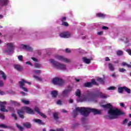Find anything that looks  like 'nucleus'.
<instances>
[{"mask_svg": "<svg viewBox=\"0 0 131 131\" xmlns=\"http://www.w3.org/2000/svg\"><path fill=\"white\" fill-rule=\"evenodd\" d=\"M0 118L1 119H5V116L2 113H0Z\"/></svg>", "mask_w": 131, "mask_h": 131, "instance_id": "nucleus-51", "label": "nucleus"}, {"mask_svg": "<svg viewBox=\"0 0 131 131\" xmlns=\"http://www.w3.org/2000/svg\"><path fill=\"white\" fill-rule=\"evenodd\" d=\"M128 120L127 119H125L123 121L122 124H125V123H127Z\"/></svg>", "mask_w": 131, "mask_h": 131, "instance_id": "nucleus-47", "label": "nucleus"}, {"mask_svg": "<svg viewBox=\"0 0 131 131\" xmlns=\"http://www.w3.org/2000/svg\"><path fill=\"white\" fill-rule=\"evenodd\" d=\"M0 127H2V128H8L9 127L6 126L5 124H0Z\"/></svg>", "mask_w": 131, "mask_h": 131, "instance_id": "nucleus-43", "label": "nucleus"}, {"mask_svg": "<svg viewBox=\"0 0 131 131\" xmlns=\"http://www.w3.org/2000/svg\"><path fill=\"white\" fill-rule=\"evenodd\" d=\"M81 93L80 90H77L76 92V96H77V97H80Z\"/></svg>", "mask_w": 131, "mask_h": 131, "instance_id": "nucleus-37", "label": "nucleus"}, {"mask_svg": "<svg viewBox=\"0 0 131 131\" xmlns=\"http://www.w3.org/2000/svg\"><path fill=\"white\" fill-rule=\"evenodd\" d=\"M7 49L4 50V53L8 54V55H11V54H13L14 53V44L12 42L8 43L7 44Z\"/></svg>", "mask_w": 131, "mask_h": 131, "instance_id": "nucleus-4", "label": "nucleus"}, {"mask_svg": "<svg viewBox=\"0 0 131 131\" xmlns=\"http://www.w3.org/2000/svg\"><path fill=\"white\" fill-rule=\"evenodd\" d=\"M98 35H102L103 34V32L100 31L97 33Z\"/></svg>", "mask_w": 131, "mask_h": 131, "instance_id": "nucleus-62", "label": "nucleus"}, {"mask_svg": "<svg viewBox=\"0 0 131 131\" xmlns=\"http://www.w3.org/2000/svg\"><path fill=\"white\" fill-rule=\"evenodd\" d=\"M102 107L105 109H109L108 113L110 115H111V116H107L108 117L109 119H117L119 116H123L125 115V113H124V112H123L118 108H116L115 110L113 109V108L112 107V105H111V103L102 105Z\"/></svg>", "mask_w": 131, "mask_h": 131, "instance_id": "nucleus-1", "label": "nucleus"}, {"mask_svg": "<svg viewBox=\"0 0 131 131\" xmlns=\"http://www.w3.org/2000/svg\"><path fill=\"white\" fill-rule=\"evenodd\" d=\"M41 72L39 70L33 71V73H35L36 74H40Z\"/></svg>", "mask_w": 131, "mask_h": 131, "instance_id": "nucleus-41", "label": "nucleus"}, {"mask_svg": "<svg viewBox=\"0 0 131 131\" xmlns=\"http://www.w3.org/2000/svg\"><path fill=\"white\" fill-rule=\"evenodd\" d=\"M56 131H64V129L63 128H58L56 129Z\"/></svg>", "mask_w": 131, "mask_h": 131, "instance_id": "nucleus-64", "label": "nucleus"}, {"mask_svg": "<svg viewBox=\"0 0 131 131\" xmlns=\"http://www.w3.org/2000/svg\"><path fill=\"white\" fill-rule=\"evenodd\" d=\"M19 84H20V88L23 90L24 92H28V89L27 88L24 87V83L22 81H19Z\"/></svg>", "mask_w": 131, "mask_h": 131, "instance_id": "nucleus-17", "label": "nucleus"}, {"mask_svg": "<svg viewBox=\"0 0 131 131\" xmlns=\"http://www.w3.org/2000/svg\"><path fill=\"white\" fill-rule=\"evenodd\" d=\"M32 60H33V61H34V62H37V59L34 58V57H32L31 58Z\"/></svg>", "mask_w": 131, "mask_h": 131, "instance_id": "nucleus-59", "label": "nucleus"}, {"mask_svg": "<svg viewBox=\"0 0 131 131\" xmlns=\"http://www.w3.org/2000/svg\"><path fill=\"white\" fill-rule=\"evenodd\" d=\"M124 90H125V92H126L127 94H130V89L127 88V87L124 86Z\"/></svg>", "mask_w": 131, "mask_h": 131, "instance_id": "nucleus-31", "label": "nucleus"}, {"mask_svg": "<svg viewBox=\"0 0 131 131\" xmlns=\"http://www.w3.org/2000/svg\"><path fill=\"white\" fill-rule=\"evenodd\" d=\"M122 65L123 66H127V67H128V68L129 67V64H127V63H126V62H123L122 63Z\"/></svg>", "mask_w": 131, "mask_h": 131, "instance_id": "nucleus-45", "label": "nucleus"}, {"mask_svg": "<svg viewBox=\"0 0 131 131\" xmlns=\"http://www.w3.org/2000/svg\"><path fill=\"white\" fill-rule=\"evenodd\" d=\"M76 112L74 111L73 118H75L77 116V112H80L82 115L86 117L92 112L94 114H101V111H99L96 108H92L90 107H77L75 108Z\"/></svg>", "mask_w": 131, "mask_h": 131, "instance_id": "nucleus-2", "label": "nucleus"}, {"mask_svg": "<svg viewBox=\"0 0 131 131\" xmlns=\"http://www.w3.org/2000/svg\"><path fill=\"white\" fill-rule=\"evenodd\" d=\"M108 90H109L110 91L115 90V87L110 86V88H108Z\"/></svg>", "mask_w": 131, "mask_h": 131, "instance_id": "nucleus-53", "label": "nucleus"}, {"mask_svg": "<svg viewBox=\"0 0 131 131\" xmlns=\"http://www.w3.org/2000/svg\"><path fill=\"white\" fill-rule=\"evenodd\" d=\"M14 67L17 71H23V67L19 64H14Z\"/></svg>", "mask_w": 131, "mask_h": 131, "instance_id": "nucleus-15", "label": "nucleus"}, {"mask_svg": "<svg viewBox=\"0 0 131 131\" xmlns=\"http://www.w3.org/2000/svg\"><path fill=\"white\" fill-rule=\"evenodd\" d=\"M21 102L24 104H25V105H28V104H29V101L26 100H25L24 99H21Z\"/></svg>", "mask_w": 131, "mask_h": 131, "instance_id": "nucleus-32", "label": "nucleus"}, {"mask_svg": "<svg viewBox=\"0 0 131 131\" xmlns=\"http://www.w3.org/2000/svg\"><path fill=\"white\" fill-rule=\"evenodd\" d=\"M11 103H12V104H13V105H14V106H20V103L13 101V100H11L10 101Z\"/></svg>", "mask_w": 131, "mask_h": 131, "instance_id": "nucleus-29", "label": "nucleus"}, {"mask_svg": "<svg viewBox=\"0 0 131 131\" xmlns=\"http://www.w3.org/2000/svg\"><path fill=\"white\" fill-rule=\"evenodd\" d=\"M8 0H0V7L3 6H8Z\"/></svg>", "mask_w": 131, "mask_h": 131, "instance_id": "nucleus-19", "label": "nucleus"}, {"mask_svg": "<svg viewBox=\"0 0 131 131\" xmlns=\"http://www.w3.org/2000/svg\"><path fill=\"white\" fill-rule=\"evenodd\" d=\"M94 84L95 85H98V83L94 80V79H92L91 80V82H87L83 84L84 88H92Z\"/></svg>", "mask_w": 131, "mask_h": 131, "instance_id": "nucleus-6", "label": "nucleus"}, {"mask_svg": "<svg viewBox=\"0 0 131 131\" xmlns=\"http://www.w3.org/2000/svg\"><path fill=\"white\" fill-rule=\"evenodd\" d=\"M0 95H1V96H3V95H5V92L0 90Z\"/></svg>", "mask_w": 131, "mask_h": 131, "instance_id": "nucleus-61", "label": "nucleus"}, {"mask_svg": "<svg viewBox=\"0 0 131 131\" xmlns=\"http://www.w3.org/2000/svg\"><path fill=\"white\" fill-rule=\"evenodd\" d=\"M50 63H52L54 67L57 69H60L61 70H66V66L64 64L60 63L58 61H55L54 59L49 60Z\"/></svg>", "mask_w": 131, "mask_h": 131, "instance_id": "nucleus-3", "label": "nucleus"}, {"mask_svg": "<svg viewBox=\"0 0 131 131\" xmlns=\"http://www.w3.org/2000/svg\"><path fill=\"white\" fill-rule=\"evenodd\" d=\"M105 60L106 62H108V61H110V58H109L108 57H105Z\"/></svg>", "mask_w": 131, "mask_h": 131, "instance_id": "nucleus-63", "label": "nucleus"}, {"mask_svg": "<svg viewBox=\"0 0 131 131\" xmlns=\"http://www.w3.org/2000/svg\"><path fill=\"white\" fill-rule=\"evenodd\" d=\"M33 78H35V79H37V80H38V81H42V79H41V78L36 76L35 75L33 76Z\"/></svg>", "mask_w": 131, "mask_h": 131, "instance_id": "nucleus-33", "label": "nucleus"}, {"mask_svg": "<svg viewBox=\"0 0 131 131\" xmlns=\"http://www.w3.org/2000/svg\"><path fill=\"white\" fill-rule=\"evenodd\" d=\"M59 36H60V37H62L63 38H69V37H70L71 34L70 33L68 32H63L59 34Z\"/></svg>", "mask_w": 131, "mask_h": 131, "instance_id": "nucleus-12", "label": "nucleus"}, {"mask_svg": "<svg viewBox=\"0 0 131 131\" xmlns=\"http://www.w3.org/2000/svg\"><path fill=\"white\" fill-rule=\"evenodd\" d=\"M66 20H67V18H66V17H63L61 18V22H64V21H66Z\"/></svg>", "mask_w": 131, "mask_h": 131, "instance_id": "nucleus-48", "label": "nucleus"}, {"mask_svg": "<svg viewBox=\"0 0 131 131\" xmlns=\"http://www.w3.org/2000/svg\"><path fill=\"white\" fill-rule=\"evenodd\" d=\"M20 94L21 95H22V96H26V93H25V92H20Z\"/></svg>", "mask_w": 131, "mask_h": 131, "instance_id": "nucleus-60", "label": "nucleus"}, {"mask_svg": "<svg viewBox=\"0 0 131 131\" xmlns=\"http://www.w3.org/2000/svg\"><path fill=\"white\" fill-rule=\"evenodd\" d=\"M86 120H88V119L86 118V117H84L82 118L81 121H82V124H84V123L86 121Z\"/></svg>", "mask_w": 131, "mask_h": 131, "instance_id": "nucleus-40", "label": "nucleus"}, {"mask_svg": "<svg viewBox=\"0 0 131 131\" xmlns=\"http://www.w3.org/2000/svg\"><path fill=\"white\" fill-rule=\"evenodd\" d=\"M84 96L85 99H93L95 98L96 94L91 91H88L85 92Z\"/></svg>", "mask_w": 131, "mask_h": 131, "instance_id": "nucleus-7", "label": "nucleus"}, {"mask_svg": "<svg viewBox=\"0 0 131 131\" xmlns=\"http://www.w3.org/2000/svg\"><path fill=\"white\" fill-rule=\"evenodd\" d=\"M21 82H23V83H27L28 84H31V82H28L26 80H25L24 79H21Z\"/></svg>", "mask_w": 131, "mask_h": 131, "instance_id": "nucleus-35", "label": "nucleus"}, {"mask_svg": "<svg viewBox=\"0 0 131 131\" xmlns=\"http://www.w3.org/2000/svg\"><path fill=\"white\" fill-rule=\"evenodd\" d=\"M55 58L56 59H57V60H59V61H61L62 62H65L66 63H69V62H70V59L66 58L64 56L57 55Z\"/></svg>", "mask_w": 131, "mask_h": 131, "instance_id": "nucleus-10", "label": "nucleus"}, {"mask_svg": "<svg viewBox=\"0 0 131 131\" xmlns=\"http://www.w3.org/2000/svg\"><path fill=\"white\" fill-rule=\"evenodd\" d=\"M126 52H127V53H128V54L131 56V49H127L126 50Z\"/></svg>", "mask_w": 131, "mask_h": 131, "instance_id": "nucleus-49", "label": "nucleus"}, {"mask_svg": "<svg viewBox=\"0 0 131 131\" xmlns=\"http://www.w3.org/2000/svg\"><path fill=\"white\" fill-rule=\"evenodd\" d=\"M108 69L111 71H114L115 70V68H114V66L111 63H108Z\"/></svg>", "mask_w": 131, "mask_h": 131, "instance_id": "nucleus-22", "label": "nucleus"}, {"mask_svg": "<svg viewBox=\"0 0 131 131\" xmlns=\"http://www.w3.org/2000/svg\"><path fill=\"white\" fill-rule=\"evenodd\" d=\"M39 114L40 115V116L43 117V118H47V116L45 115V114H41V113H40Z\"/></svg>", "mask_w": 131, "mask_h": 131, "instance_id": "nucleus-50", "label": "nucleus"}, {"mask_svg": "<svg viewBox=\"0 0 131 131\" xmlns=\"http://www.w3.org/2000/svg\"><path fill=\"white\" fill-rule=\"evenodd\" d=\"M34 111L35 112H37V113H38V114H40V112L39 111V108L38 107H35Z\"/></svg>", "mask_w": 131, "mask_h": 131, "instance_id": "nucleus-39", "label": "nucleus"}, {"mask_svg": "<svg viewBox=\"0 0 131 131\" xmlns=\"http://www.w3.org/2000/svg\"><path fill=\"white\" fill-rule=\"evenodd\" d=\"M26 64L27 65H30V66H32V63L30 61H27Z\"/></svg>", "mask_w": 131, "mask_h": 131, "instance_id": "nucleus-57", "label": "nucleus"}, {"mask_svg": "<svg viewBox=\"0 0 131 131\" xmlns=\"http://www.w3.org/2000/svg\"><path fill=\"white\" fill-rule=\"evenodd\" d=\"M23 125L25 127H26V128H30L31 127V124L28 122L24 123Z\"/></svg>", "mask_w": 131, "mask_h": 131, "instance_id": "nucleus-23", "label": "nucleus"}, {"mask_svg": "<svg viewBox=\"0 0 131 131\" xmlns=\"http://www.w3.org/2000/svg\"><path fill=\"white\" fill-rule=\"evenodd\" d=\"M53 118L55 120H58L59 119V116H58V113H54L53 114Z\"/></svg>", "mask_w": 131, "mask_h": 131, "instance_id": "nucleus-26", "label": "nucleus"}, {"mask_svg": "<svg viewBox=\"0 0 131 131\" xmlns=\"http://www.w3.org/2000/svg\"><path fill=\"white\" fill-rule=\"evenodd\" d=\"M24 110H25V112L26 111V113H28V114H34V111L32 110V109L30 108V107H28L27 106H24L23 107Z\"/></svg>", "mask_w": 131, "mask_h": 131, "instance_id": "nucleus-13", "label": "nucleus"}, {"mask_svg": "<svg viewBox=\"0 0 131 131\" xmlns=\"http://www.w3.org/2000/svg\"><path fill=\"white\" fill-rule=\"evenodd\" d=\"M0 73L4 80H6V79H7V75H6V74H5V72H4V71H0Z\"/></svg>", "mask_w": 131, "mask_h": 131, "instance_id": "nucleus-25", "label": "nucleus"}, {"mask_svg": "<svg viewBox=\"0 0 131 131\" xmlns=\"http://www.w3.org/2000/svg\"><path fill=\"white\" fill-rule=\"evenodd\" d=\"M16 126L17 127V128H18V129H19V130H20V131H23V130L24 129L23 127H22L21 125H20L17 123L16 124Z\"/></svg>", "mask_w": 131, "mask_h": 131, "instance_id": "nucleus-30", "label": "nucleus"}, {"mask_svg": "<svg viewBox=\"0 0 131 131\" xmlns=\"http://www.w3.org/2000/svg\"><path fill=\"white\" fill-rule=\"evenodd\" d=\"M71 91H72V87L68 86V89L64 90L62 93L63 97H66V96H67V95H68V94L70 93Z\"/></svg>", "mask_w": 131, "mask_h": 131, "instance_id": "nucleus-11", "label": "nucleus"}, {"mask_svg": "<svg viewBox=\"0 0 131 131\" xmlns=\"http://www.w3.org/2000/svg\"><path fill=\"white\" fill-rule=\"evenodd\" d=\"M40 68V65L39 63H36L35 64V68Z\"/></svg>", "mask_w": 131, "mask_h": 131, "instance_id": "nucleus-52", "label": "nucleus"}, {"mask_svg": "<svg viewBox=\"0 0 131 131\" xmlns=\"http://www.w3.org/2000/svg\"><path fill=\"white\" fill-rule=\"evenodd\" d=\"M34 122L40 124V125H45V123L42 122V121L39 119L34 120Z\"/></svg>", "mask_w": 131, "mask_h": 131, "instance_id": "nucleus-20", "label": "nucleus"}, {"mask_svg": "<svg viewBox=\"0 0 131 131\" xmlns=\"http://www.w3.org/2000/svg\"><path fill=\"white\" fill-rule=\"evenodd\" d=\"M8 110L10 111V112H12L13 113L15 112V109H14V107L12 106H9Z\"/></svg>", "mask_w": 131, "mask_h": 131, "instance_id": "nucleus-34", "label": "nucleus"}, {"mask_svg": "<svg viewBox=\"0 0 131 131\" xmlns=\"http://www.w3.org/2000/svg\"><path fill=\"white\" fill-rule=\"evenodd\" d=\"M119 72H124L125 71H126V70H125V69L123 68H121V69H119Z\"/></svg>", "mask_w": 131, "mask_h": 131, "instance_id": "nucleus-44", "label": "nucleus"}, {"mask_svg": "<svg viewBox=\"0 0 131 131\" xmlns=\"http://www.w3.org/2000/svg\"><path fill=\"white\" fill-rule=\"evenodd\" d=\"M17 113L21 119H24V115L25 114V111L24 110V107H22L21 109L17 110Z\"/></svg>", "mask_w": 131, "mask_h": 131, "instance_id": "nucleus-9", "label": "nucleus"}, {"mask_svg": "<svg viewBox=\"0 0 131 131\" xmlns=\"http://www.w3.org/2000/svg\"><path fill=\"white\" fill-rule=\"evenodd\" d=\"M62 25L65 26L66 27H68V26H69V24H68V23L66 21H63V23H62Z\"/></svg>", "mask_w": 131, "mask_h": 131, "instance_id": "nucleus-38", "label": "nucleus"}, {"mask_svg": "<svg viewBox=\"0 0 131 131\" xmlns=\"http://www.w3.org/2000/svg\"><path fill=\"white\" fill-rule=\"evenodd\" d=\"M18 60H19V61H23V56L19 55L18 56Z\"/></svg>", "mask_w": 131, "mask_h": 131, "instance_id": "nucleus-46", "label": "nucleus"}, {"mask_svg": "<svg viewBox=\"0 0 131 131\" xmlns=\"http://www.w3.org/2000/svg\"><path fill=\"white\" fill-rule=\"evenodd\" d=\"M101 98V99L107 98V96L104 95L102 92H99L98 93L95 94V98Z\"/></svg>", "mask_w": 131, "mask_h": 131, "instance_id": "nucleus-14", "label": "nucleus"}, {"mask_svg": "<svg viewBox=\"0 0 131 131\" xmlns=\"http://www.w3.org/2000/svg\"><path fill=\"white\" fill-rule=\"evenodd\" d=\"M51 95L53 98H57V96H58V92L56 91H52Z\"/></svg>", "mask_w": 131, "mask_h": 131, "instance_id": "nucleus-24", "label": "nucleus"}, {"mask_svg": "<svg viewBox=\"0 0 131 131\" xmlns=\"http://www.w3.org/2000/svg\"><path fill=\"white\" fill-rule=\"evenodd\" d=\"M97 18H100V19H104L106 17V14L102 13H97L96 14Z\"/></svg>", "mask_w": 131, "mask_h": 131, "instance_id": "nucleus-16", "label": "nucleus"}, {"mask_svg": "<svg viewBox=\"0 0 131 131\" xmlns=\"http://www.w3.org/2000/svg\"><path fill=\"white\" fill-rule=\"evenodd\" d=\"M97 80L99 81V82H100V83H104V80L102 78H98Z\"/></svg>", "mask_w": 131, "mask_h": 131, "instance_id": "nucleus-36", "label": "nucleus"}, {"mask_svg": "<svg viewBox=\"0 0 131 131\" xmlns=\"http://www.w3.org/2000/svg\"><path fill=\"white\" fill-rule=\"evenodd\" d=\"M71 51L69 48L66 49V53H71Z\"/></svg>", "mask_w": 131, "mask_h": 131, "instance_id": "nucleus-58", "label": "nucleus"}, {"mask_svg": "<svg viewBox=\"0 0 131 131\" xmlns=\"http://www.w3.org/2000/svg\"><path fill=\"white\" fill-rule=\"evenodd\" d=\"M4 86V81L0 80V87Z\"/></svg>", "mask_w": 131, "mask_h": 131, "instance_id": "nucleus-56", "label": "nucleus"}, {"mask_svg": "<svg viewBox=\"0 0 131 131\" xmlns=\"http://www.w3.org/2000/svg\"><path fill=\"white\" fill-rule=\"evenodd\" d=\"M52 82L54 84H57V85H63L64 84V81L61 78L56 77L52 80Z\"/></svg>", "mask_w": 131, "mask_h": 131, "instance_id": "nucleus-5", "label": "nucleus"}, {"mask_svg": "<svg viewBox=\"0 0 131 131\" xmlns=\"http://www.w3.org/2000/svg\"><path fill=\"white\" fill-rule=\"evenodd\" d=\"M116 54L117 56H122L123 55V51L121 50H118L116 51Z\"/></svg>", "mask_w": 131, "mask_h": 131, "instance_id": "nucleus-28", "label": "nucleus"}, {"mask_svg": "<svg viewBox=\"0 0 131 131\" xmlns=\"http://www.w3.org/2000/svg\"><path fill=\"white\" fill-rule=\"evenodd\" d=\"M11 116L12 117H14L15 120H17L18 119V118L17 117V116L14 113H12L11 115Z\"/></svg>", "mask_w": 131, "mask_h": 131, "instance_id": "nucleus-42", "label": "nucleus"}, {"mask_svg": "<svg viewBox=\"0 0 131 131\" xmlns=\"http://www.w3.org/2000/svg\"><path fill=\"white\" fill-rule=\"evenodd\" d=\"M102 29H103L104 30H107L109 29V28L106 26H102Z\"/></svg>", "mask_w": 131, "mask_h": 131, "instance_id": "nucleus-54", "label": "nucleus"}, {"mask_svg": "<svg viewBox=\"0 0 131 131\" xmlns=\"http://www.w3.org/2000/svg\"><path fill=\"white\" fill-rule=\"evenodd\" d=\"M6 105H7V102L0 101V111H1V112H9V110L6 109Z\"/></svg>", "mask_w": 131, "mask_h": 131, "instance_id": "nucleus-8", "label": "nucleus"}, {"mask_svg": "<svg viewBox=\"0 0 131 131\" xmlns=\"http://www.w3.org/2000/svg\"><path fill=\"white\" fill-rule=\"evenodd\" d=\"M22 46L23 49L26 50V51H29V52H32V51H33V49H32V48H31V47H29L25 45H22Z\"/></svg>", "mask_w": 131, "mask_h": 131, "instance_id": "nucleus-18", "label": "nucleus"}, {"mask_svg": "<svg viewBox=\"0 0 131 131\" xmlns=\"http://www.w3.org/2000/svg\"><path fill=\"white\" fill-rule=\"evenodd\" d=\"M123 90H124V86L123 87H119L118 89V92L120 94H122L123 93Z\"/></svg>", "mask_w": 131, "mask_h": 131, "instance_id": "nucleus-27", "label": "nucleus"}, {"mask_svg": "<svg viewBox=\"0 0 131 131\" xmlns=\"http://www.w3.org/2000/svg\"><path fill=\"white\" fill-rule=\"evenodd\" d=\"M56 103H57L58 105H61V104H62V101H61V100H57Z\"/></svg>", "mask_w": 131, "mask_h": 131, "instance_id": "nucleus-55", "label": "nucleus"}, {"mask_svg": "<svg viewBox=\"0 0 131 131\" xmlns=\"http://www.w3.org/2000/svg\"><path fill=\"white\" fill-rule=\"evenodd\" d=\"M83 62L86 64H91V59L86 58V57H84L82 59Z\"/></svg>", "mask_w": 131, "mask_h": 131, "instance_id": "nucleus-21", "label": "nucleus"}]
</instances>
